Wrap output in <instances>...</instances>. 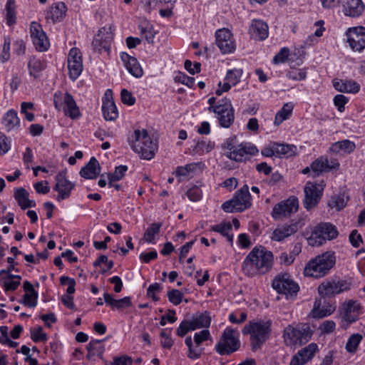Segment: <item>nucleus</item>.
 Instances as JSON below:
<instances>
[{"label":"nucleus","instance_id":"nucleus-33","mask_svg":"<svg viewBox=\"0 0 365 365\" xmlns=\"http://www.w3.org/2000/svg\"><path fill=\"white\" fill-rule=\"evenodd\" d=\"M113 39V29L112 26H105L101 28L98 34L94 37V45L97 46L99 41H104L105 43L103 47L106 48V52L110 51V44Z\"/></svg>","mask_w":365,"mask_h":365},{"label":"nucleus","instance_id":"nucleus-19","mask_svg":"<svg viewBox=\"0 0 365 365\" xmlns=\"http://www.w3.org/2000/svg\"><path fill=\"white\" fill-rule=\"evenodd\" d=\"M75 184L66 178V171L59 172L56 176V185L53 190L58 192L56 200L60 202L69 197Z\"/></svg>","mask_w":365,"mask_h":365},{"label":"nucleus","instance_id":"nucleus-17","mask_svg":"<svg viewBox=\"0 0 365 365\" xmlns=\"http://www.w3.org/2000/svg\"><path fill=\"white\" fill-rule=\"evenodd\" d=\"M67 62L69 78L75 81L83 71L82 54L78 48H72L69 51Z\"/></svg>","mask_w":365,"mask_h":365},{"label":"nucleus","instance_id":"nucleus-1","mask_svg":"<svg viewBox=\"0 0 365 365\" xmlns=\"http://www.w3.org/2000/svg\"><path fill=\"white\" fill-rule=\"evenodd\" d=\"M274 256L271 251L262 246L255 247L245 258L242 269L250 277L264 274L272 267Z\"/></svg>","mask_w":365,"mask_h":365},{"label":"nucleus","instance_id":"nucleus-11","mask_svg":"<svg viewBox=\"0 0 365 365\" xmlns=\"http://www.w3.org/2000/svg\"><path fill=\"white\" fill-rule=\"evenodd\" d=\"M351 282L347 280H326L318 287V292L322 297H332L351 289Z\"/></svg>","mask_w":365,"mask_h":365},{"label":"nucleus","instance_id":"nucleus-13","mask_svg":"<svg viewBox=\"0 0 365 365\" xmlns=\"http://www.w3.org/2000/svg\"><path fill=\"white\" fill-rule=\"evenodd\" d=\"M298 208L299 201L297 198L292 196L276 204L272 209L271 215L275 220H282L295 213Z\"/></svg>","mask_w":365,"mask_h":365},{"label":"nucleus","instance_id":"nucleus-10","mask_svg":"<svg viewBox=\"0 0 365 365\" xmlns=\"http://www.w3.org/2000/svg\"><path fill=\"white\" fill-rule=\"evenodd\" d=\"M53 102L56 109L61 110L62 108L64 114L71 119H77L80 117L79 108L70 93H66L63 96L61 93H55Z\"/></svg>","mask_w":365,"mask_h":365},{"label":"nucleus","instance_id":"nucleus-52","mask_svg":"<svg viewBox=\"0 0 365 365\" xmlns=\"http://www.w3.org/2000/svg\"><path fill=\"white\" fill-rule=\"evenodd\" d=\"M15 3L14 0H8L6 4V19L9 26H11L16 23V11Z\"/></svg>","mask_w":365,"mask_h":365},{"label":"nucleus","instance_id":"nucleus-9","mask_svg":"<svg viewBox=\"0 0 365 365\" xmlns=\"http://www.w3.org/2000/svg\"><path fill=\"white\" fill-rule=\"evenodd\" d=\"M339 311L341 319V327L346 329L359 319L363 313V307L358 301L349 299L341 304Z\"/></svg>","mask_w":365,"mask_h":365},{"label":"nucleus","instance_id":"nucleus-23","mask_svg":"<svg viewBox=\"0 0 365 365\" xmlns=\"http://www.w3.org/2000/svg\"><path fill=\"white\" fill-rule=\"evenodd\" d=\"M339 163L336 159L329 160L327 157L322 156L316 159L311 164L312 171L314 175H319L322 173L329 172L333 170H338Z\"/></svg>","mask_w":365,"mask_h":365},{"label":"nucleus","instance_id":"nucleus-60","mask_svg":"<svg viewBox=\"0 0 365 365\" xmlns=\"http://www.w3.org/2000/svg\"><path fill=\"white\" fill-rule=\"evenodd\" d=\"M210 333L208 329H203L200 332H197L194 334V341L197 346H199L205 341L210 339Z\"/></svg>","mask_w":365,"mask_h":365},{"label":"nucleus","instance_id":"nucleus-12","mask_svg":"<svg viewBox=\"0 0 365 365\" xmlns=\"http://www.w3.org/2000/svg\"><path fill=\"white\" fill-rule=\"evenodd\" d=\"M272 285L274 289L284 294L287 299L296 295L299 291L298 284L287 273L276 276Z\"/></svg>","mask_w":365,"mask_h":365},{"label":"nucleus","instance_id":"nucleus-7","mask_svg":"<svg viewBox=\"0 0 365 365\" xmlns=\"http://www.w3.org/2000/svg\"><path fill=\"white\" fill-rule=\"evenodd\" d=\"M239 337L240 333L237 329L227 327L215 345L216 351L220 355H228L236 351L240 346Z\"/></svg>","mask_w":365,"mask_h":365},{"label":"nucleus","instance_id":"nucleus-37","mask_svg":"<svg viewBox=\"0 0 365 365\" xmlns=\"http://www.w3.org/2000/svg\"><path fill=\"white\" fill-rule=\"evenodd\" d=\"M355 148V143L346 139L336 142L333 143L330 147V150L333 153L341 155L351 153L354 150Z\"/></svg>","mask_w":365,"mask_h":365},{"label":"nucleus","instance_id":"nucleus-15","mask_svg":"<svg viewBox=\"0 0 365 365\" xmlns=\"http://www.w3.org/2000/svg\"><path fill=\"white\" fill-rule=\"evenodd\" d=\"M30 36L36 50L42 52L48 49L50 46L48 38L39 23L36 21L31 23Z\"/></svg>","mask_w":365,"mask_h":365},{"label":"nucleus","instance_id":"nucleus-43","mask_svg":"<svg viewBox=\"0 0 365 365\" xmlns=\"http://www.w3.org/2000/svg\"><path fill=\"white\" fill-rule=\"evenodd\" d=\"M294 106L292 103H285L277 113L274 118V124L280 125L284 120H287L292 113Z\"/></svg>","mask_w":365,"mask_h":365},{"label":"nucleus","instance_id":"nucleus-4","mask_svg":"<svg viewBox=\"0 0 365 365\" xmlns=\"http://www.w3.org/2000/svg\"><path fill=\"white\" fill-rule=\"evenodd\" d=\"M313 331L309 324L288 325L284 330L283 338L287 346L302 345L312 338Z\"/></svg>","mask_w":365,"mask_h":365},{"label":"nucleus","instance_id":"nucleus-59","mask_svg":"<svg viewBox=\"0 0 365 365\" xmlns=\"http://www.w3.org/2000/svg\"><path fill=\"white\" fill-rule=\"evenodd\" d=\"M169 301L177 306L180 304L183 299V294L178 289H172L168 292Z\"/></svg>","mask_w":365,"mask_h":365},{"label":"nucleus","instance_id":"nucleus-48","mask_svg":"<svg viewBox=\"0 0 365 365\" xmlns=\"http://www.w3.org/2000/svg\"><path fill=\"white\" fill-rule=\"evenodd\" d=\"M211 230L220 233L227 237V240L232 244L233 242V235L229 234L232 230V225L230 222H222L219 225H214L211 227Z\"/></svg>","mask_w":365,"mask_h":365},{"label":"nucleus","instance_id":"nucleus-6","mask_svg":"<svg viewBox=\"0 0 365 365\" xmlns=\"http://www.w3.org/2000/svg\"><path fill=\"white\" fill-rule=\"evenodd\" d=\"M271 331V322H250L242 329L243 334L251 335V343L254 349L261 347L262 344L269 338Z\"/></svg>","mask_w":365,"mask_h":365},{"label":"nucleus","instance_id":"nucleus-8","mask_svg":"<svg viewBox=\"0 0 365 365\" xmlns=\"http://www.w3.org/2000/svg\"><path fill=\"white\" fill-rule=\"evenodd\" d=\"M252 197L249 187L245 185L233 196L222 205V210L226 212H242L252 205Z\"/></svg>","mask_w":365,"mask_h":365},{"label":"nucleus","instance_id":"nucleus-27","mask_svg":"<svg viewBox=\"0 0 365 365\" xmlns=\"http://www.w3.org/2000/svg\"><path fill=\"white\" fill-rule=\"evenodd\" d=\"M342 6L344 14L350 17H358L365 10L362 0H345Z\"/></svg>","mask_w":365,"mask_h":365},{"label":"nucleus","instance_id":"nucleus-46","mask_svg":"<svg viewBox=\"0 0 365 365\" xmlns=\"http://www.w3.org/2000/svg\"><path fill=\"white\" fill-rule=\"evenodd\" d=\"M29 73L36 78L38 74L46 68L45 63L39 58L32 57L28 64Z\"/></svg>","mask_w":365,"mask_h":365},{"label":"nucleus","instance_id":"nucleus-2","mask_svg":"<svg viewBox=\"0 0 365 365\" xmlns=\"http://www.w3.org/2000/svg\"><path fill=\"white\" fill-rule=\"evenodd\" d=\"M336 264V257L333 252L328 251L310 259L304 269L306 277L314 279L327 275Z\"/></svg>","mask_w":365,"mask_h":365},{"label":"nucleus","instance_id":"nucleus-57","mask_svg":"<svg viewBox=\"0 0 365 365\" xmlns=\"http://www.w3.org/2000/svg\"><path fill=\"white\" fill-rule=\"evenodd\" d=\"M171 330L163 329L160 332L161 345L163 348L170 349L173 345V340L170 338Z\"/></svg>","mask_w":365,"mask_h":365},{"label":"nucleus","instance_id":"nucleus-42","mask_svg":"<svg viewBox=\"0 0 365 365\" xmlns=\"http://www.w3.org/2000/svg\"><path fill=\"white\" fill-rule=\"evenodd\" d=\"M363 338V336L359 333L350 335L345 345L346 351L351 354H356Z\"/></svg>","mask_w":365,"mask_h":365},{"label":"nucleus","instance_id":"nucleus-30","mask_svg":"<svg viewBox=\"0 0 365 365\" xmlns=\"http://www.w3.org/2000/svg\"><path fill=\"white\" fill-rule=\"evenodd\" d=\"M25 292L21 303L28 307H35L37 304L38 292L34 289L32 284L29 281H25L23 284Z\"/></svg>","mask_w":365,"mask_h":365},{"label":"nucleus","instance_id":"nucleus-47","mask_svg":"<svg viewBox=\"0 0 365 365\" xmlns=\"http://www.w3.org/2000/svg\"><path fill=\"white\" fill-rule=\"evenodd\" d=\"M190 321L195 329L208 328L211 323V317L207 312H205L194 317Z\"/></svg>","mask_w":365,"mask_h":365},{"label":"nucleus","instance_id":"nucleus-53","mask_svg":"<svg viewBox=\"0 0 365 365\" xmlns=\"http://www.w3.org/2000/svg\"><path fill=\"white\" fill-rule=\"evenodd\" d=\"M307 75V68H291L287 73V78L294 81H303L305 80Z\"/></svg>","mask_w":365,"mask_h":365},{"label":"nucleus","instance_id":"nucleus-14","mask_svg":"<svg viewBox=\"0 0 365 365\" xmlns=\"http://www.w3.org/2000/svg\"><path fill=\"white\" fill-rule=\"evenodd\" d=\"M305 225L304 218H299L295 221H292L289 225H284L277 227L272 233L270 237L273 241L281 242L285 238L296 233L299 230Z\"/></svg>","mask_w":365,"mask_h":365},{"label":"nucleus","instance_id":"nucleus-41","mask_svg":"<svg viewBox=\"0 0 365 365\" xmlns=\"http://www.w3.org/2000/svg\"><path fill=\"white\" fill-rule=\"evenodd\" d=\"M102 110L106 120H114L118 117V110L113 101L106 100L103 101Z\"/></svg>","mask_w":365,"mask_h":365},{"label":"nucleus","instance_id":"nucleus-54","mask_svg":"<svg viewBox=\"0 0 365 365\" xmlns=\"http://www.w3.org/2000/svg\"><path fill=\"white\" fill-rule=\"evenodd\" d=\"M127 170L128 168L126 165H120L115 168V170L113 173H108V179L109 180V186L112 185V182L118 181L121 180L125 175V173L127 171Z\"/></svg>","mask_w":365,"mask_h":365},{"label":"nucleus","instance_id":"nucleus-29","mask_svg":"<svg viewBox=\"0 0 365 365\" xmlns=\"http://www.w3.org/2000/svg\"><path fill=\"white\" fill-rule=\"evenodd\" d=\"M120 58L125 67L131 75L136 78H140L143 76V69L135 58L123 52L120 53Z\"/></svg>","mask_w":365,"mask_h":365},{"label":"nucleus","instance_id":"nucleus-26","mask_svg":"<svg viewBox=\"0 0 365 365\" xmlns=\"http://www.w3.org/2000/svg\"><path fill=\"white\" fill-rule=\"evenodd\" d=\"M21 279L19 275L12 274L5 269L0 271V284L6 292L15 291L20 285Z\"/></svg>","mask_w":365,"mask_h":365},{"label":"nucleus","instance_id":"nucleus-34","mask_svg":"<svg viewBox=\"0 0 365 365\" xmlns=\"http://www.w3.org/2000/svg\"><path fill=\"white\" fill-rule=\"evenodd\" d=\"M2 125L7 132L17 130L20 127V119L18 117L17 112L14 109H10L4 113Z\"/></svg>","mask_w":365,"mask_h":365},{"label":"nucleus","instance_id":"nucleus-20","mask_svg":"<svg viewBox=\"0 0 365 365\" xmlns=\"http://www.w3.org/2000/svg\"><path fill=\"white\" fill-rule=\"evenodd\" d=\"M346 35L349 46L353 50L361 51L365 48V27L349 28Z\"/></svg>","mask_w":365,"mask_h":365},{"label":"nucleus","instance_id":"nucleus-49","mask_svg":"<svg viewBox=\"0 0 365 365\" xmlns=\"http://www.w3.org/2000/svg\"><path fill=\"white\" fill-rule=\"evenodd\" d=\"M215 148V143L210 140H200L197 141L194 146L192 151L195 154L202 155L204 153H210Z\"/></svg>","mask_w":365,"mask_h":365},{"label":"nucleus","instance_id":"nucleus-5","mask_svg":"<svg viewBox=\"0 0 365 365\" xmlns=\"http://www.w3.org/2000/svg\"><path fill=\"white\" fill-rule=\"evenodd\" d=\"M339 232L335 225L330 222H320L312 228V232L307 237V242L310 246L319 247L327 241L336 239Z\"/></svg>","mask_w":365,"mask_h":365},{"label":"nucleus","instance_id":"nucleus-36","mask_svg":"<svg viewBox=\"0 0 365 365\" xmlns=\"http://www.w3.org/2000/svg\"><path fill=\"white\" fill-rule=\"evenodd\" d=\"M349 200V195L346 192H341L331 196L328 201V206L336 211H341Z\"/></svg>","mask_w":365,"mask_h":365},{"label":"nucleus","instance_id":"nucleus-18","mask_svg":"<svg viewBox=\"0 0 365 365\" xmlns=\"http://www.w3.org/2000/svg\"><path fill=\"white\" fill-rule=\"evenodd\" d=\"M216 44L222 53H232L236 43L231 31L227 29H218L215 32Z\"/></svg>","mask_w":365,"mask_h":365},{"label":"nucleus","instance_id":"nucleus-56","mask_svg":"<svg viewBox=\"0 0 365 365\" xmlns=\"http://www.w3.org/2000/svg\"><path fill=\"white\" fill-rule=\"evenodd\" d=\"M195 330L194 325L190 320L182 321L176 330V333L180 336H184L187 332Z\"/></svg>","mask_w":365,"mask_h":365},{"label":"nucleus","instance_id":"nucleus-50","mask_svg":"<svg viewBox=\"0 0 365 365\" xmlns=\"http://www.w3.org/2000/svg\"><path fill=\"white\" fill-rule=\"evenodd\" d=\"M185 343L188 348L187 357L190 359H199L202 353V349L197 347H193L192 339L191 336H187L185 340Z\"/></svg>","mask_w":365,"mask_h":365},{"label":"nucleus","instance_id":"nucleus-22","mask_svg":"<svg viewBox=\"0 0 365 365\" xmlns=\"http://www.w3.org/2000/svg\"><path fill=\"white\" fill-rule=\"evenodd\" d=\"M318 351L317 344L311 343L299 350L297 353L292 356L289 365H304L314 356Z\"/></svg>","mask_w":365,"mask_h":365},{"label":"nucleus","instance_id":"nucleus-51","mask_svg":"<svg viewBox=\"0 0 365 365\" xmlns=\"http://www.w3.org/2000/svg\"><path fill=\"white\" fill-rule=\"evenodd\" d=\"M319 306L320 301L319 302L316 301L312 309V314L315 318H323L329 316L334 311V308L331 306H328L327 308L323 307L322 309H320Z\"/></svg>","mask_w":365,"mask_h":365},{"label":"nucleus","instance_id":"nucleus-40","mask_svg":"<svg viewBox=\"0 0 365 365\" xmlns=\"http://www.w3.org/2000/svg\"><path fill=\"white\" fill-rule=\"evenodd\" d=\"M276 156L279 158H290L296 155L297 147L294 145L275 143Z\"/></svg>","mask_w":365,"mask_h":365},{"label":"nucleus","instance_id":"nucleus-64","mask_svg":"<svg viewBox=\"0 0 365 365\" xmlns=\"http://www.w3.org/2000/svg\"><path fill=\"white\" fill-rule=\"evenodd\" d=\"M121 101L124 104L128 106H133L135 102V98L133 96L132 93L127 89H123L121 91Z\"/></svg>","mask_w":365,"mask_h":365},{"label":"nucleus","instance_id":"nucleus-3","mask_svg":"<svg viewBox=\"0 0 365 365\" xmlns=\"http://www.w3.org/2000/svg\"><path fill=\"white\" fill-rule=\"evenodd\" d=\"M128 143L134 152L146 160L152 159L158 150V143L145 129L135 130L128 138Z\"/></svg>","mask_w":365,"mask_h":365},{"label":"nucleus","instance_id":"nucleus-62","mask_svg":"<svg viewBox=\"0 0 365 365\" xmlns=\"http://www.w3.org/2000/svg\"><path fill=\"white\" fill-rule=\"evenodd\" d=\"M289 48L284 47L281 48L279 52L276 54L273 58V62L275 64L284 63L289 56Z\"/></svg>","mask_w":365,"mask_h":365},{"label":"nucleus","instance_id":"nucleus-58","mask_svg":"<svg viewBox=\"0 0 365 365\" xmlns=\"http://www.w3.org/2000/svg\"><path fill=\"white\" fill-rule=\"evenodd\" d=\"M31 339L34 342L45 341L47 340L46 334L43 331L41 327L34 328L31 330Z\"/></svg>","mask_w":365,"mask_h":365},{"label":"nucleus","instance_id":"nucleus-44","mask_svg":"<svg viewBox=\"0 0 365 365\" xmlns=\"http://www.w3.org/2000/svg\"><path fill=\"white\" fill-rule=\"evenodd\" d=\"M161 226V223H152L145 230L143 240L148 243L155 244V237L158 235Z\"/></svg>","mask_w":365,"mask_h":365},{"label":"nucleus","instance_id":"nucleus-39","mask_svg":"<svg viewBox=\"0 0 365 365\" xmlns=\"http://www.w3.org/2000/svg\"><path fill=\"white\" fill-rule=\"evenodd\" d=\"M66 6L64 3L58 2L53 4L48 12L47 18L51 19L53 22L60 21L66 16Z\"/></svg>","mask_w":365,"mask_h":365},{"label":"nucleus","instance_id":"nucleus-35","mask_svg":"<svg viewBox=\"0 0 365 365\" xmlns=\"http://www.w3.org/2000/svg\"><path fill=\"white\" fill-rule=\"evenodd\" d=\"M29 192L23 188L19 187L14 190V197L21 209L26 210L29 207H34L36 202L29 199Z\"/></svg>","mask_w":365,"mask_h":365},{"label":"nucleus","instance_id":"nucleus-16","mask_svg":"<svg viewBox=\"0 0 365 365\" xmlns=\"http://www.w3.org/2000/svg\"><path fill=\"white\" fill-rule=\"evenodd\" d=\"M324 185L308 182L304 187V207L307 210L316 206L322 195Z\"/></svg>","mask_w":365,"mask_h":365},{"label":"nucleus","instance_id":"nucleus-61","mask_svg":"<svg viewBox=\"0 0 365 365\" xmlns=\"http://www.w3.org/2000/svg\"><path fill=\"white\" fill-rule=\"evenodd\" d=\"M202 194L201 189L196 185L190 187L187 192L188 198L193 202L199 201L202 197Z\"/></svg>","mask_w":365,"mask_h":365},{"label":"nucleus","instance_id":"nucleus-32","mask_svg":"<svg viewBox=\"0 0 365 365\" xmlns=\"http://www.w3.org/2000/svg\"><path fill=\"white\" fill-rule=\"evenodd\" d=\"M101 173V166L95 157H92L89 162L81 168L80 175L86 179H94Z\"/></svg>","mask_w":365,"mask_h":365},{"label":"nucleus","instance_id":"nucleus-24","mask_svg":"<svg viewBox=\"0 0 365 365\" xmlns=\"http://www.w3.org/2000/svg\"><path fill=\"white\" fill-rule=\"evenodd\" d=\"M243 71L241 68H233L227 71L225 83L222 85L221 82L219 83V87L222 88L216 90L215 93L220 96L223 92L228 91L232 86H236L240 81Z\"/></svg>","mask_w":365,"mask_h":365},{"label":"nucleus","instance_id":"nucleus-28","mask_svg":"<svg viewBox=\"0 0 365 365\" xmlns=\"http://www.w3.org/2000/svg\"><path fill=\"white\" fill-rule=\"evenodd\" d=\"M250 34L256 40H264L268 36V26L262 20L254 19L250 27Z\"/></svg>","mask_w":365,"mask_h":365},{"label":"nucleus","instance_id":"nucleus-45","mask_svg":"<svg viewBox=\"0 0 365 365\" xmlns=\"http://www.w3.org/2000/svg\"><path fill=\"white\" fill-rule=\"evenodd\" d=\"M87 349L88 351V357L96 355L98 357L102 358L103 354L105 351V347L103 345L101 340L92 339L88 344Z\"/></svg>","mask_w":365,"mask_h":365},{"label":"nucleus","instance_id":"nucleus-55","mask_svg":"<svg viewBox=\"0 0 365 365\" xmlns=\"http://www.w3.org/2000/svg\"><path fill=\"white\" fill-rule=\"evenodd\" d=\"M139 29L142 36L148 41V43H153L155 34L153 26L150 24H145V26L140 25Z\"/></svg>","mask_w":365,"mask_h":365},{"label":"nucleus","instance_id":"nucleus-31","mask_svg":"<svg viewBox=\"0 0 365 365\" xmlns=\"http://www.w3.org/2000/svg\"><path fill=\"white\" fill-rule=\"evenodd\" d=\"M105 302L113 310L123 311L132 306L131 298L125 297L120 299H115L111 294L104 293Z\"/></svg>","mask_w":365,"mask_h":365},{"label":"nucleus","instance_id":"nucleus-63","mask_svg":"<svg viewBox=\"0 0 365 365\" xmlns=\"http://www.w3.org/2000/svg\"><path fill=\"white\" fill-rule=\"evenodd\" d=\"M160 289L161 286L159 283L152 284L147 289V295L151 297L153 301L157 302L159 300V297L155 294L160 291Z\"/></svg>","mask_w":365,"mask_h":365},{"label":"nucleus","instance_id":"nucleus-38","mask_svg":"<svg viewBox=\"0 0 365 365\" xmlns=\"http://www.w3.org/2000/svg\"><path fill=\"white\" fill-rule=\"evenodd\" d=\"M334 87L343 93H357L360 90V85L354 81H334Z\"/></svg>","mask_w":365,"mask_h":365},{"label":"nucleus","instance_id":"nucleus-25","mask_svg":"<svg viewBox=\"0 0 365 365\" xmlns=\"http://www.w3.org/2000/svg\"><path fill=\"white\" fill-rule=\"evenodd\" d=\"M258 152L257 148L250 143H245L238 145L232 152H227L226 155L231 160L240 162L247 155H254Z\"/></svg>","mask_w":365,"mask_h":365},{"label":"nucleus","instance_id":"nucleus-21","mask_svg":"<svg viewBox=\"0 0 365 365\" xmlns=\"http://www.w3.org/2000/svg\"><path fill=\"white\" fill-rule=\"evenodd\" d=\"M223 103L214 113L217 118L220 125L225 128H228L233 123L235 120V113L232 106L229 100L225 99Z\"/></svg>","mask_w":365,"mask_h":365}]
</instances>
